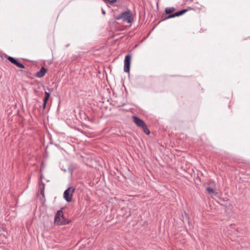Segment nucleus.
Instances as JSON below:
<instances>
[{
	"instance_id": "f3484780",
	"label": "nucleus",
	"mask_w": 250,
	"mask_h": 250,
	"mask_svg": "<svg viewBox=\"0 0 250 250\" xmlns=\"http://www.w3.org/2000/svg\"><path fill=\"white\" fill-rule=\"evenodd\" d=\"M43 105H42V106H43V109H45V107H46V104H47V102H46L45 101H43Z\"/></svg>"
},
{
	"instance_id": "ddd939ff",
	"label": "nucleus",
	"mask_w": 250,
	"mask_h": 250,
	"mask_svg": "<svg viewBox=\"0 0 250 250\" xmlns=\"http://www.w3.org/2000/svg\"><path fill=\"white\" fill-rule=\"evenodd\" d=\"M50 94L49 92L45 91V97L43 98V101H45L46 102H47L49 97H50Z\"/></svg>"
},
{
	"instance_id": "9d476101",
	"label": "nucleus",
	"mask_w": 250,
	"mask_h": 250,
	"mask_svg": "<svg viewBox=\"0 0 250 250\" xmlns=\"http://www.w3.org/2000/svg\"><path fill=\"white\" fill-rule=\"evenodd\" d=\"M141 128H142V129L143 130L144 132L147 135H149L150 133V131L149 130V129L148 128L147 125H146V124H145V125H144L143 126H141Z\"/></svg>"
},
{
	"instance_id": "4468645a",
	"label": "nucleus",
	"mask_w": 250,
	"mask_h": 250,
	"mask_svg": "<svg viewBox=\"0 0 250 250\" xmlns=\"http://www.w3.org/2000/svg\"><path fill=\"white\" fill-rule=\"evenodd\" d=\"M16 66L21 68H25L24 65L23 64L19 62L17 63Z\"/></svg>"
},
{
	"instance_id": "1a4fd4ad",
	"label": "nucleus",
	"mask_w": 250,
	"mask_h": 250,
	"mask_svg": "<svg viewBox=\"0 0 250 250\" xmlns=\"http://www.w3.org/2000/svg\"><path fill=\"white\" fill-rule=\"evenodd\" d=\"M175 11V8L173 7H167L165 9V13L166 14H170Z\"/></svg>"
},
{
	"instance_id": "423d86ee",
	"label": "nucleus",
	"mask_w": 250,
	"mask_h": 250,
	"mask_svg": "<svg viewBox=\"0 0 250 250\" xmlns=\"http://www.w3.org/2000/svg\"><path fill=\"white\" fill-rule=\"evenodd\" d=\"M133 118V122L139 127H141V126L145 125L146 124L145 122L142 120L141 119L139 118L137 116H133L132 117Z\"/></svg>"
},
{
	"instance_id": "0eeeda50",
	"label": "nucleus",
	"mask_w": 250,
	"mask_h": 250,
	"mask_svg": "<svg viewBox=\"0 0 250 250\" xmlns=\"http://www.w3.org/2000/svg\"><path fill=\"white\" fill-rule=\"evenodd\" d=\"M47 69L42 67L40 70L36 73L35 76L37 78H42L43 77L47 72Z\"/></svg>"
},
{
	"instance_id": "6e6552de",
	"label": "nucleus",
	"mask_w": 250,
	"mask_h": 250,
	"mask_svg": "<svg viewBox=\"0 0 250 250\" xmlns=\"http://www.w3.org/2000/svg\"><path fill=\"white\" fill-rule=\"evenodd\" d=\"M44 186L45 185L42 182L41 184L40 185V193L42 194L43 196L44 195Z\"/></svg>"
},
{
	"instance_id": "f257e3e1",
	"label": "nucleus",
	"mask_w": 250,
	"mask_h": 250,
	"mask_svg": "<svg viewBox=\"0 0 250 250\" xmlns=\"http://www.w3.org/2000/svg\"><path fill=\"white\" fill-rule=\"evenodd\" d=\"M114 19L116 20L122 19L124 21H126L128 23H131L133 21L132 13L130 10H127L118 16H115Z\"/></svg>"
},
{
	"instance_id": "dca6fc26",
	"label": "nucleus",
	"mask_w": 250,
	"mask_h": 250,
	"mask_svg": "<svg viewBox=\"0 0 250 250\" xmlns=\"http://www.w3.org/2000/svg\"><path fill=\"white\" fill-rule=\"evenodd\" d=\"M73 171V168H72L71 167H70L68 168V171H69V172L70 173V174H71V175H72V174Z\"/></svg>"
},
{
	"instance_id": "7ed1b4c3",
	"label": "nucleus",
	"mask_w": 250,
	"mask_h": 250,
	"mask_svg": "<svg viewBox=\"0 0 250 250\" xmlns=\"http://www.w3.org/2000/svg\"><path fill=\"white\" fill-rule=\"evenodd\" d=\"M75 191V188L70 187L67 188L63 193V198L67 202H71L72 199V195Z\"/></svg>"
},
{
	"instance_id": "20e7f679",
	"label": "nucleus",
	"mask_w": 250,
	"mask_h": 250,
	"mask_svg": "<svg viewBox=\"0 0 250 250\" xmlns=\"http://www.w3.org/2000/svg\"><path fill=\"white\" fill-rule=\"evenodd\" d=\"M188 10V9H184L181 10H180L179 11H177L174 13L171 14L169 15L168 16H165L163 15L161 17V21H164L166 20H167L168 19L173 18L175 17H178L182 15L183 14H185L186 12H187Z\"/></svg>"
},
{
	"instance_id": "9b49d317",
	"label": "nucleus",
	"mask_w": 250,
	"mask_h": 250,
	"mask_svg": "<svg viewBox=\"0 0 250 250\" xmlns=\"http://www.w3.org/2000/svg\"><path fill=\"white\" fill-rule=\"evenodd\" d=\"M7 60L12 63L15 64L16 65L17 63H18V61L16 59L12 57L9 56L7 58Z\"/></svg>"
},
{
	"instance_id": "f8f14e48",
	"label": "nucleus",
	"mask_w": 250,
	"mask_h": 250,
	"mask_svg": "<svg viewBox=\"0 0 250 250\" xmlns=\"http://www.w3.org/2000/svg\"><path fill=\"white\" fill-rule=\"evenodd\" d=\"M206 190L208 194H211L214 193V190L213 188L210 187H208L206 188Z\"/></svg>"
},
{
	"instance_id": "2eb2a0df",
	"label": "nucleus",
	"mask_w": 250,
	"mask_h": 250,
	"mask_svg": "<svg viewBox=\"0 0 250 250\" xmlns=\"http://www.w3.org/2000/svg\"><path fill=\"white\" fill-rule=\"evenodd\" d=\"M104 2H108L110 4H113L117 2V0H104Z\"/></svg>"
},
{
	"instance_id": "39448f33",
	"label": "nucleus",
	"mask_w": 250,
	"mask_h": 250,
	"mask_svg": "<svg viewBox=\"0 0 250 250\" xmlns=\"http://www.w3.org/2000/svg\"><path fill=\"white\" fill-rule=\"evenodd\" d=\"M131 56L128 54L125 56L124 60V71L125 72H129L130 71V62Z\"/></svg>"
},
{
	"instance_id": "a211bd4d",
	"label": "nucleus",
	"mask_w": 250,
	"mask_h": 250,
	"mask_svg": "<svg viewBox=\"0 0 250 250\" xmlns=\"http://www.w3.org/2000/svg\"><path fill=\"white\" fill-rule=\"evenodd\" d=\"M102 13L103 15L105 14V11L104 9H102Z\"/></svg>"
},
{
	"instance_id": "f03ea898",
	"label": "nucleus",
	"mask_w": 250,
	"mask_h": 250,
	"mask_svg": "<svg viewBox=\"0 0 250 250\" xmlns=\"http://www.w3.org/2000/svg\"><path fill=\"white\" fill-rule=\"evenodd\" d=\"M54 223L57 225H63L68 224V220L65 219L62 210L57 211L54 218Z\"/></svg>"
}]
</instances>
